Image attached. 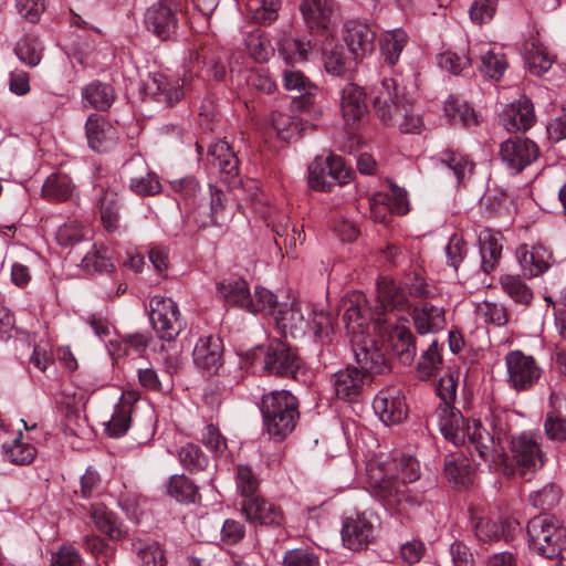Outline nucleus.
Segmentation results:
<instances>
[{"label": "nucleus", "instance_id": "obj_12", "mask_svg": "<svg viewBox=\"0 0 566 566\" xmlns=\"http://www.w3.org/2000/svg\"><path fill=\"white\" fill-rule=\"evenodd\" d=\"M504 361L506 381L516 391L531 389L541 378L542 368L535 358L520 349L509 352Z\"/></svg>", "mask_w": 566, "mask_h": 566}, {"label": "nucleus", "instance_id": "obj_2", "mask_svg": "<svg viewBox=\"0 0 566 566\" xmlns=\"http://www.w3.org/2000/svg\"><path fill=\"white\" fill-rule=\"evenodd\" d=\"M374 94V109L384 124L397 125L403 134L421 133L424 127L422 117L409 107L396 78H384Z\"/></svg>", "mask_w": 566, "mask_h": 566}, {"label": "nucleus", "instance_id": "obj_3", "mask_svg": "<svg viewBox=\"0 0 566 566\" xmlns=\"http://www.w3.org/2000/svg\"><path fill=\"white\" fill-rule=\"evenodd\" d=\"M366 472L370 486L387 509L406 514L408 507L419 505V499L410 493V489L396 481L391 459H371L366 465Z\"/></svg>", "mask_w": 566, "mask_h": 566}, {"label": "nucleus", "instance_id": "obj_15", "mask_svg": "<svg viewBox=\"0 0 566 566\" xmlns=\"http://www.w3.org/2000/svg\"><path fill=\"white\" fill-rule=\"evenodd\" d=\"M373 408L387 426L400 423L407 417V406L402 390L397 386L382 388L374 398Z\"/></svg>", "mask_w": 566, "mask_h": 566}, {"label": "nucleus", "instance_id": "obj_1", "mask_svg": "<svg viewBox=\"0 0 566 566\" xmlns=\"http://www.w3.org/2000/svg\"><path fill=\"white\" fill-rule=\"evenodd\" d=\"M515 413L506 409L495 408L486 419L488 428L475 420L469 428V451L474 461L480 459L478 465L484 464L489 470H499L504 461L502 440L506 439L515 421Z\"/></svg>", "mask_w": 566, "mask_h": 566}, {"label": "nucleus", "instance_id": "obj_43", "mask_svg": "<svg viewBox=\"0 0 566 566\" xmlns=\"http://www.w3.org/2000/svg\"><path fill=\"white\" fill-rule=\"evenodd\" d=\"M443 109L446 116L454 125L460 124L470 127L480 123V115L470 105L460 102L455 97L448 98Z\"/></svg>", "mask_w": 566, "mask_h": 566}, {"label": "nucleus", "instance_id": "obj_27", "mask_svg": "<svg viewBox=\"0 0 566 566\" xmlns=\"http://www.w3.org/2000/svg\"><path fill=\"white\" fill-rule=\"evenodd\" d=\"M88 146L97 153L109 150L117 140L115 129L97 114L91 115L85 124Z\"/></svg>", "mask_w": 566, "mask_h": 566}, {"label": "nucleus", "instance_id": "obj_56", "mask_svg": "<svg viewBox=\"0 0 566 566\" xmlns=\"http://www.w3.org/2000/svg\"><path fill=\"white\" fill-rule=\"evenodd\" d=\"M137 377L139 385L149 391L168 392L174 387L169 376H159L153 367L139 368Z\"/></svg>", "mask_w": 566, "mask_h": 566}, {"label": "nucleus", "instance_id": "obj_21", "mask_svg": "<svg viewBox=\"0 0 566 566\" xmlns=\"http://www.w3.org/2000/svg\"><path fill=\"white\" fill-rule=\"evenodd\" d=\"M411 315L415 328L421 335L438 333L447 324L444 307L428 301L417 303Z\"/></svg>", "mask_w": 566, "mask_h": 566}, {"label": "nucleus", "instance_id": "obj_7", "mask_svg": "<svg viewBox=\"0 0 566 566\" xmlns=\"http://www.w3.org/2000/svg\"><path fill=\"white\" fill-rule=\"evenodd\" d=\"M541 436L532 431L512 437L509 447L512 474L533 475L544 467L547 455L541 446Z\"/></svg>", "mask_w": 566, "mask_h": 566}, {"label": "nucleus", "instance_id": "obj_39", "mask_svg": "<svg viewBox=\"0 0 566 566\" xmlns=\"http://www.w3.org/2000/svg\"><path fill=\"white\" fill-rule=\"evenodd\" d=\"M280 55L286 63L304 62L308 60L312 52L310 41L292 36L290 34L282 35L277 41Z\"/></svg>", "mask_w": 566, "mask_h": 566}, {"label": "nucleus", "instance_id": "obj_45", "mask_svg": "<svg viewBox=\"0 0 566 566\" xmlns=\"http://www.w3.org/2000/svg\"><path fill=\"white\" fill-rule=\"evenodd\" d=\"M408 42L406 32L401 29H395L384 33L380 40L381 54L389 65H395Z\"/></svg>", "mask_w": 566, "mask_h": 566}, {"label": "nucleus", "instance_id": "obj_57", "mask_svg": "<svg viewBox=\"0 0 566 566\" xmlns=\"http://www.w3.org/2000/svg\"><path fill=\"white\" fill-rule=\"evenodd\" d=\"M444 473L449 481L457 485L465 486L470 483L471 468L467 458L451 455L446 460Z\"/></svg>", "mask_w": 566, "mask_h": 566}, {"label": "nucleus", "instance_id": "obj_11", "mask_svg": "<svg viewBox=\"0 0 566 566\" xmlns=\"http://www.w3.org/2000/svg\"><path fill=\"white\" fill-rule=\"evenodd\" d=\"M349 181V170L342 157L317 156L308 166V185L317 191H331L335 185Z\"/></svg>", "mask_w": 566, "mask_h": 566}, {"label": "nucleus", "instance_id": "obj_34", "mask_svg": "<svg viewBox=\"0 0 566 566\" xmlns=\"http://www.w3.org/2000/svg\"><path fill=\"white\" fill-rule=\"evenodd\" d=\"M322 57L326 72L343 76L350 70L352 61L346 49L333 39H326L322 46Z\"/></svg>", "mask_w": 566, "mask_h": 566}, {"label": "nucleus", "instance_id": "obj_31", "mask_svg": "<svg viewBox=\"0 0 566 566\" xmlns=\"http://www.w3.org/2000/svg\"><path fill=\"white\" fill-rule=\"evenodd\" d=\"M502 239L501 233L491 229H483L479 233L481 269L486 274L499 265L502 255Z\"/></svg>", "mask_w": 566, "mask_h": 566}, {"label": "nucleus", "instance_id": "obj_63", "mask_svg": "<svg viewBox=\"0 0 566 566\" xmlns=\"http://www.w3.org/2000/svg\"><path fill=\"white\" fill-rule=\"evenodd\" d=\"M473 57H476V45L470 46L467 56H460L453 52H446L439 55V65L441 69L458 75L467 66L471 65Z\"/></svg>", "mask_w": 566, "mask_h": 566}, {"label": "nucleus", "instance_id": "obj_64", "mask_svg": "<svg viewBox=\"0 0 566 566\" xmlns=\"http://www.w3.org/2000/svg\"><path fill=\"white\" fill-rule=\"evenodd\" d=\"M249 10L260 23H271L277 18L280 0H249Z\"/></svg>", "mask_w": 566, "mask_h": 566}, {"label": "nucleus", "instance_id": "obj_16", "mask_svg": "<svg viewBox=\"0 0 566 566\" xmlns=\"http://www.w3.org/2000/svg\"><path fill=\"white\" fill-rule=\"evenodd\" d=\"M300 368V358L290 346L281 340H273L264 356V369L273 375L295 377Z\"/></svg>", "mask_w": 566, "mask_h": 566}, {"label": "nucleus", "instance_id": "obj_24", "mask_svg": "<svg viewBox=\"0 0 566 566\" xmlns=\"http://www.w3.org/2000/svg\"><path fill=\"white\" fill-rule=\"evenodd\" d=\"M368 381L365 375L356 367H347L333 375L332 382L337 398L345 401L356 400Z\"/></svg>", "mask_w": 566, "mask_h": 566}, {"label": "nucleus", "instance_id": "obj_52", "mask_svg": "<svg viewBox=\"0 0 566 566\" xmlns=\"http://www.w3.org/2000/svg\"><path fill=\"white\" fill-rule=\"evenodd\" d=\"M502 290L518 304L527 305L533 298L531 289L518 275L505 274L500 279Z\"/></svg>", "mask_w": 566, "mask_h": 566}, {"label": "nucleus", "instance_id": "obj_38", "mask_svg": "<svg viewBox=\"0 0 566 566\" xmlns=\"http://www.w3.org/2000/svg\"><path fill=\"white\" fill-rule=\"evenodd\" d=\"M90 517L96 528L106 534L112 539H120L125 536V531L113 512L103 504H92Z\"/></svg>", "mask_w": 566, "mask_h": 566}, {"label": "nucleus", "instance_id": "obj_19", "mask_svg": "<svg viewBox=\"0 0 566 566\" xmlns=\"http://www.w3.org/2000/svg\"><path fill=\"white\" fill-rule=\"evenodd\" d=\"M222 353L223 345L220 337L201 336L195 344L192 359L199 369L214 374L222 365Z\"/></svg>", "mask_w": 566, "mask_h": 566}, {"label": "nucleus", "instance_id": "obj_32", "mask_svg": "<svg viewBox=\"0 0 566 566\" xmlns=\"http://www.w3.org/2000/svg\"><path fill=\"white\" fill-rule=\"evenodd\" d=\"M387 342L403 365H410L416 355L415 337L406 326H390Z\"/></svg>", "mask_w": 566, "mask_h": 566}, {"label": "nucleus", "instance_id": "obj_8", "mask_svg": "<svg viewBox=\"0 0 566 566\" xmlns=\"http://www.w3.org/2000/svg\"><path fill=\"white\" fill-rule=\"evenodd\" d=\"M366 296L359 291H353L344 296L339 304V311L343 312V322L347 334L353 338L368 335L369 322L373 319L375 328H381L382 324H387V319H382L380 314L376 317L367 310Z\"/></svg>", "mask_w": 566, "mask_h": 566}, {"label": "nucleus", "instance_id": "obj_30", "mask_svg": "<svg viewBox=\"0 0 566 566\" xmlns=\"http://www.w3.org/2000/svg\"><path fill=\"white\" fill-rule=\"evenodd\" d=\"M439 426L443 437L454 446H460L469 440L468 430L472 424L465 427L461 412L452 407H444L439 416Z\"/></svg>", "mask_w": 566, "mask_h": 566}, {"label": "nucleus", "instance_id": "obj_29", "mask_svg": "<svg viewBox=\"0 0 566 566\" xmlns=\"http://www.w3.org/2000/svg\"><path fill=\"white\" fill-rule=\"evenodd\" d=\"M282 83L286 91H295L301 94L293 99L296 109L305 111L313 104V91L315 85L303 72L294 69H285L282 73Z\"/></svg>", "mask_w": 566, "mask_h": 566}, {"label": "nucleus", "instance_id": "obj_41", "mask_svg": "<svg viewBox=\"0 0 566 566\" xmlns=\"http://www.w3.org/2000/svg\"><path fill=\"white\" fill-rule=\"evenodd\" d=\"M524 59L528 70L535 75L547 72L554 62L546 48L535 40L525 43Z\"/></svg>", "mask_w": 566, "mask_h": 566}, {"label": "nucleus", "instance_id": "obj_54", "mask_svg": "<svg viewBox=\"0 0 566 566\" xmlns=\"http://www.w3.org/2000/svg\"><path fill=\"white\" fill-rule=\"evenodd\" d=\"M476 315L486 324L504 326L510 319L506 306L499 302L483 301L475 307Z\"/></svg>", "mask_w": 566, "mask_h": 566}, {"label": "nucleus", "instance_id": "obj_10", "mask_svg": "<svg viewBox=\"0 0 566 566\" xmlns=\"http://www.w3.org/2000/svg\"><path fill=\"white\" fill-rule=\"evenodd\" d=\"M149 306L151 326L157 336L166 342L175 340L185 327L177 303L170 297L155 295Z\"/></svg>", "mask_w": 566, "mask_h": 566}, {"label": "nucleus", "instance_id": "obj_48", "mask_svg": "<svg viewBox=\"0 0 566 566\" xmlns=\"http://www.w3.org/2000/svg\"><path fill=\"white\" fill-rule=\"evenodd\" d=\"M391 467L398 484L407 486V483H412L420 478L419 462L412 455L401 454L399 458H392Z\"/></svg>", "mask_w": 566, "mask_h": 566}, {"label": "nucleus", "instance_id": "obj_4", "mask_svg": "<svg viewBox=\"0 0 566 566\" xmlns=\"http://www.w3.org/2000/svg\"><path fill=\"white\" fill-rule=\"evenodd\" d=\"M277 329L284 335L293 338L304 336L312 331L317 339H324L333 332V322L329 314L323 311H310L300 302L290 305H280L274 316Z\"/></svg>", "mask_w": 566, "mask_h": 566}, {"label": "nucleus", "instance_id": "obj_26", "mask_svg": "<svg viewBox=\"0 0 566 566\" xmlns=\"http://www.w3.org/2000/svg\"><path fill=\"white\" fill-rule=\"evenodd\" d=\"M374 537V526L364 516L356 515L344 522L342 538L344 544L353 551L365 548Z\"/></svg>", "mask_w": 566, "mask_h": 566}, {"label": "nucleus", "instance_id": "obj_22", "mask_svg": "<svg viewBox=\"0 0 566 566\" xmlns=\"http://www.w3.org/2000/svg\"><path fill=\"white\" fill-rule=\"evenodd\" d=\"M300 9L308 28L318 32L328 30L338 6L334 0H303Z\"/></svg>", "mask_w": 566, "mask_h": 566}, {"label": "nucleus", "instance_id": "obj_9", "mask_svg": "<svg viewBox=\"0 0 566 566\" xmlns=\"http://www.w3.org/2000/svg\"><path fill=\"white\" fill-rule=\"evenodd\" d=\"M182 17L184 10L181 1L158 0L147 8L144 15V23L148 31L158 39L166 41L177 34Z\"/></svg>", "mask_w": 566, "mask_h": 566}, {"label": "nucleus", "instance_id": "obj_61", "mask_svg": "<svg viewBox=\"0 0 566 566\" xmlns=\"http://www.w3.org/2000/svg\"><path fill=\"white\" fill-rule=\"evenodd\" d=\"M277 305L276 296L265 287H255L254 294H250L247 311L250 313L274 314Z\"/></svg>", "mask_w": 566, "mask_h": 566}, {"label": "nucleus", "instance_id": "obj_59", "mask_svg": "<svg viewBox=\"0 0 566 566\" xmlns=\"http://www.w3.org/2000/svg\"><path fill=\"white\" fill-rule=\"evenodd\" d=\"M472 526L475 537L483 543H492L499 541L504 534L503 525L489 517H474Z\"/></svg>", "mask_w": 566, "mask_h": 566}, {"label": "nucleus", "instance_id": "obj_17", "mask_svg": "<svg viewBox=\"0 0 566 566\" xmlns=\"http://www.w3.org/2000/svg\"><path fill=\"white\" fill-rule=\"evenodd\" d=\"M241 510L245 518L255 525L280 526L284 520L282 510L260 495L243 500Z\"/></svg>", "mask_w": 566, "mask_h": 566}, {"label": "nucleus", "instance_id": "obj_46", "mask_svg": "<svg viewBox=\"0 0 566 566\" xmlns=\"http://www.w3.org/2000/svg\"><path fill=\"white\" fill-rule=\"evenodd\" d=\"M72 192L73 184L71 179L62 174L50 175L42 187L43 197L56 201L69 199Z\"/></svg>", "mask_w": 566, "mask_h": 566}, {"label": "nucleus", "instance_id": "obj_55", "mask_svg": "<svg viewBox=\"0 0 566 566\" xmlns=\"http://www.w3.org/2000/svg\"><path fill=\"white\" fill-rule=\"evenodd\" d=\"M167 492L180 502H196L199 499L197 486L184 474L170 478Z\"/></svg>", "mask_w": 566, "mask_h": 566}, {"label": "nucleus", "instance_id": "obj_35", "mask_svg": "<svg viewBox=\"0 0 566 566\" xmlns=\"http://www.w3.org/2000/svg\"><path fill=\"white\" fill-rule=\"evenodd\" d=\"M517 259L525 275L537 276L545 272L549 266L551 255L541 247L532 248L521 247L517 249Z\"/></svg>", "mask_w": 566, "mask_h": 566}, {"label": "nucleus", "instance_id": "obj_36", "mask_svg": "<svg viewBox=\"0 0 566 566\" xmlns=\"http://www.w3.org/2000/svg\"><path fill=\"white\" fill-rule=\"evenodd\" d=\"M377 302L381 308L380 316L387 311L403 307L407 304L405 292L391 280L381 277L377 281Z\"/></svg>", "mask_w": 566, "mask_h": 566}, {"label": "nucleus", "instance_id": "obj_60", "mask_svg": "<svg viewBox=\"0 0 566 566\" xmlns=\"http://www.w3.org/2000/svg\"><path fill=\"white\" fill-rule=\"evenodd\" d=\"M562 499V490L554 483L544 485L530 494L531 504L539 510H551L555 507Z\"/></svg>", "mask_w": 566, "mask_h": 566}, {"label": "nucleus", "instance_id": "obj_47", "mask_svg": "<svg viewBox=\"0 0 566 566\" xmlns=\"http://www.w3.org/2000/svg\"><path fill=\"white\" fill-rule=\"evenodd\" d=\"M83 97L94 108L106 111L114 102V90L108 84L94 82L83 90Z\"/></svg>", "mask_w": 566, "mask_h": 566}, {"label": "nucleus", "instance_id": "obj_28", "mask_svg": "<svg viewBox=\"0 0 566 566\" xmlns=\"http://www.w3.org/2000/svg\"><path fill=\"white\" fill-rule=\"evenodd\" d=\"M340 108L347 124L358 123L367 113L364 90L355 83H347L340 92Z\"/></svg>", "mask_w": 566, "mask_h": 566}, {"label": "nucleus", "instance_id": "obj_49", "mask_svg": "<svg viewBox=\"0 0 566 566\" xmlns=\"http://www.w3.org/2000/svg\"><path fill=\"white\" fill-rule=\"evenodd\" d=\"M82 268L88 273H109L115 269L105 247L93 245L82 259Z\"/></svg>", "mask_w": 566, "mask_h": 566}, {"label": "nucleus", "instance_id": "obj_50", "mask_svg": "<svg viewBox=\"0 0 566 566\" xmlns=\"http://www.w3.org/2000/svg\"><path fill=\"white\" fill-rule=\"evenodd\" d=\"M379 206H386L391 213L406 214L409 211L407 192L401 188H392L389 193H378L371 208L378 209Z\"/></svg>", "mask_w": 566, "mask_h": 566}, {"label": "nucleus", "instance_id": "obj_51", "mask_svg": "<svg viewBox=\"0 0 566 566\" xmlns=\"http://www.w3.org/2000/svg\"><path fill=\"white\" fill-rule=\"evenodd\" d=\"M119 208L117 193L107 190L99 198L101 220L108 232L115 231L118 227Z\"/></svg>", "mask_w": 566, "mask_h": 566}, {"label": "nucleus", "instance_id": "obj_44", "mask_svg": "<svg viewBox=\"0 0 566 566\" xmlns=\"http://www.w3.org/2000/svg\"><path fill=\"white\" fill-rule=\"evenodd\" d=\"M272 122L277 136L285 142L296 140L305 135L307 128H314V125L304 123L303 118L290 117L283 114L274 115Z\"/></svg>", "mask_w": 566, "mask_h": 566}, {"label": "nucleus", "instance_id": "obj_58", "mask_svg": "<svg viewBox=\"0 0 566 566\" xmlns=\"http://www.w3.org/2000/svg\"><path fill=\"white\" fill-rule=\"evenodd\" d=\"M21 438L22 433L19 432V437L15 438L11 444L4 446L3 448L6 457L11 463L25 465L34 460L36 449L32 444L21 441Z\"/></svg>", "mask_w": 566, "mask_h": 566}, {"label": "nucleus", "instance_id": "obj_62", "mask_svg": "<svg viewBox=\"0 0 566 566\" xmlns=\"http://www.w3.org/2000/svg\"><path fill=\"white\" fill-rule=\"evenodd\" d=\"M441 365L442 358L439 353L438 342L434 339L419 358V376L421 378H430L438 371Z\"/></svg>", "mask_w": 566, "mask_h": 566}, {"label": "nucleus", "instance_id": "obj_6", "mask_svg": "<svg viewBox=\"0 0 566 566\" xmlns=\"http://www.w3.org/2000/svg\"><path fill=\"white\" fill-rule=\"evenodd\" d=\"M530 548L542 557L555 559L565 545L566 530L555 515L539 514L527 524Z\"/></svg>", "mask_w": 566, "mask_h": 566}, {"label": "nucleus", "instance_id": "obj_14", "mask_svg": "<svg viewBox=\"0 0 566 566\" xmlns=\"http://www.w3.org/2000/svg\"><path fill=\"white\" fill-rule=\"evenodd\" d=\"M538 156L537 145L528 138H511L501 144L500 157L511 174L521 172Z\"/></svg>", "mask_w": 566, "mask_h": 566}, {"label": "nucleus", "instance_id": "obj_42", "mask_svg": "<svg viewBox=\"0 0 566 566\" xmlns=\"http://www.w3.org/2000/svg\"><path fill=\"white\" fill-rule=\"evenodd\" d=\"M133 411V403L126 397H123L116 405L111 419L106 422L105 430L109 437L119 438L127 432L130 427Z\"/></svg>", "mask_w": 566, "mask_h": 566}, {"label": "nucleus", "instance_id": "obj_18", "mask_svg": "<svg viewBox=\"0 0 566 566\" xmlns=\"http://www.w3.org/2000/svg\"><path fill=\"white\" fill-rule=\"evenodd\" d=\"M500 122L509 133L530 129L535 123L533 103L526 96L512 102L503 109Z\"/></svg>", "mask_w": 566, "mask_h": 566}, {"label": "nucleus", "instance_id": "obj_53", "mask_svg": "<svg viewBox=\"0 0 566 566\" xmlns=\"http://www.w3.org/2000/svg\"><path fill=\"white\" fill-rule=\"evenodd\" d=\"M178 459L189 472L202 471L209 463L208 457L201 451L199 446L192 442H187L179 448Z\"/></svg>", "mask_w": 566, "mask_h": 566}, {"label": "nucleus", "instance_id": "obj_40", "mask_svg": "<svg viewBox=\"0 0 566 566\" xmlns=\"http://www.w3.org/2000/svg\"><path fill=\"white\" fill-rule=\"evenodd\" d=\"M475 45L476 56L481 60L480 72L492 80L499 81L507 67L505 55L488 49L486 44Z\"/></svg>", "mask_w": 566, "mask_h": 566}, {"label": "nucleus", "instance_id": "obj_23", "mask_svg": "<svg viewBox=\"0 0 566 566\" xmlns=\"http://www.w3.org/2000/svg\"><path fill=\"white\" fill-rule=\"evenodd\" d=\"M345 42L353 60L370 54L375 48V31L366 23L349 22L346 28Z\"/></svg>", "mask_w": 566, "mask_h": 566}, {"label": "nucleus", "instance_id": "obj_25", "mask_svg": "<svg viewBox=\"0 0 566 566\" xmlns=\"http://www.w3.org/2000/svg\"><path fill=\"white\" fill-rule=\"evenodd\" d=\"M210 202L209 211L200 214V227L226 224L233 216V205L230 203L229 197L214 186L209 187Z\"/></svg>", "mask_w": 566, "mask_h": 566}, {"label": "nucleus", "instance_id": "obj_33", "mask_svg": "<svg viewBox=\"0 0 566 566\" xmlns=\"http://www.w3.org/2000/svg\"><path fill=\"white\" fill-rule=\"evenodd\" d=\"M147 92L155 95L158 102L171 106L184 96L178 78H170L163 73H155L146 85Z\"/></svg>", "mask_w": 566, "mask_h": 566}, {"label": "nucleus", "instance_id": "obj_20", "mask_svg": "<svg viewBox=\"0 0 566 566\" xmlns=\"http://www.w3.org/2000/svg\"><path fill=\"white\" fill-rule=\"evenodd\" d=\"M208 165L224 182H231L239 176V159L227 142L218 140L210 145Z\"/></svg>", "mask_w": 566, "mask_h": 566}, {"label": "nucleus", "instance_id": "obj_5", "mask_svg": "<svg viewBox=\"0 0 566 566\" xmlns=\"http://www.w3.org/2000/svg\"><path fill=\"white\" fill-rule=\"evenodd\" d=\"M261 412L269 436L282 441L295 429L300 417L298 401L289 390H273L263 395Z\"/></svg>", "mask_w": 566, "mask_h": 566}, {"label": "nucleus", "instance_id": "obj_13", "mask_svg": "<svg viewBox=\"0 0 566 566\" xmlns=\"http://www.w3.org/2000/svg\"><path fill=\"white\" fill-rule=\"evenodd\" d=\"M358 369L369 380L373 375L385 373L389 367L384 352L369 336L350 339Z\"/></svg>", "mask_w": 566, "mask_h": 566}, {"label": "nucleus", "instance_id": "obj_37", "mask_svg": "<svg viewBox=\"0 0 566 566\" xmlns=\"http://www.w3.org/2000/svg\"><path fill=\"white\" fill-rule=\"evenodd\" d=\"M217 294L228 305L247 311L250 291L244 280H224L217 285Z\"/></svg>", "mask_w": 566, "mask_h": 566}]
</instances>
